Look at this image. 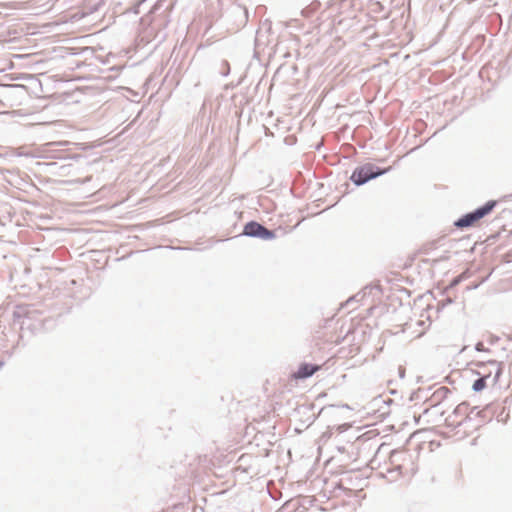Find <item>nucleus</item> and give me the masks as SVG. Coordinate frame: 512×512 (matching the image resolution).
<instances>
[{"instance_id":"1","label":"nucleus","mask_w":512,"mask_h":512,"mask_svg":"<svg viewBox=\"0 0 512 512\" xmlns=\"http://www.w3.org/2000/svg\"><path fill=\"white\" fill-rule=\"evenodd\" d=\"M392 167L382 168L371 162H367L363 165L357 166L351 176L350 180L356 186H362L368 183L370 180L376 179L379 176H382L388 173Z\"/></svg>"},{"instance_id":"2","label":"nucleus","mask_w":512,"mask_h":512,"mask_svg":"<svg viewBox=\"0 0 512 512\" xmlns=\"http://www.w3.org/2000/svg\"><path fill=\"white\" fill-rule=\"evenodd\" d=\"M497 205V201L489 200L482 206L477 207L473 211L465 213L461 217H459L455 222L454 226L458 229L469 228L472 227L476 222L490 214L495 206Z\"/></svg>"},{"instance_id":"3","label":"nucleus","mask_w":512,"mask_h":512,"mask_svg":"<svg viewBox=\"0 0 512 512\" xmlns=\"http://www.w3.org/2000/svg\"><path fill=\"white\" fill-rule=\"evenodd\" d=\"M242 235L261 240H272L276 237L274 230L268 229L255 220H251L244 225Z\"/></svg>"},{"instance_id":"4","label":"nucleus","mask_w":512,"mask_h":512,"mask_svg":"<svg viewBox=\"0 0 512 512\" xmlns=\"http://www.w3.org/2000/svg\"><path fill=\"white\" fill-rule=\"evenodd\" d=\"M492 417L487 415V408L478 410V407H472L468 414L465 416V419L460 422L458 425H461L462 423H469L472 421H475V425L473 426L474 429H478L481 427L485 422L491 421Z\"/></svg>"},{"instance_id":"5","label":"nucleus","mask_w":512,"mask_h":512,"mask_svg":"<svg viewBox=\"0 0 512 512\" xmlns=\"http://www.w3.org/2000/svg\"><path fill=\"white\" fill-rule=\"evenodd\" d=\"M476 367L482 369L483 371H479L480 373H489V370L493 372L494 376L491 377L492 385H496L502 375V367L501 364L496 360H489L487 362H474Z\"/></svg>"},{"instance_id":"6","label":"nucleus","mask_w":512,"mask_h":512,"mask_svg":"<svg viewBox=\"0 0 512 512\" xmlns=\"http://www.w3.org/2000/svg\"><path fill=\"white\" fill-rule=\"evenodd\" d=\"M318 370H320V365L303 362L299 365L297 371L293 374V377L297 380L308 379Z\"/></svg>"},{"instance_id":"7","label":"nucleus","mask_w":512,"mask_h":512,"mask_svg":"<svg viewBox=\"0 0 512 512\" xmlns=\"http://www.w3.org/2000/svg\"><path fill=\"white\" fill-rule=\"evenodd\" d=\"M231 15L235 18L236 21L235 30H239L246 26L249 17L247 8L236 6L232 9Z\"/></svg>"},{"instance_id":"8","label":"nucleus","mask_w":512,"mask_h":512,"mask_svg":"<svg viewBox=\"0 0 512 512\" xmlns=\"http://www.w3.org/2000/svg\"><path fill=\"white\" fill-rule=\"evenodd\" d=\"M478 378L472 384V390L476 393L483 391L487 386V380L491 379L492 371L489 370V373H480L478 371H474Z\"/></svg>"},{"instance_id":"9","label":"nucleus","mask_w":512,"mask_h":512,"mask_svg":"<svg viewBox=\"0 0 512 512\" xmlns=\"http://www.w3.org/2000/svg\"><path fill=\"white\" fill-rule=\"evenodd\" d=\"M451 393V390L448 388V387H445V386H441L439 388H437L432 396H431V405H430V408H434L436 406H438L441 402H443L447 397L448 395Z\"/></svg>"},{"instance_id":"10","label":"nucleus","mask_w":512,"mask_h":512,"mask_svg":"<svg viewBox=\"0 0 512 512\" xmlns=\"http://www.w3.org/2000/svg\"><path fill=\"white\" fill-rule=\"evenodd\" d=\"M105 3V0L99 1V0H89V2L85 5L86 12L88 14H92L94 12H97L101 6H103Z\"/></svg>"},{"instance_id":"11","label":"nucleus","mask_w":512,"mask_h":512,"mask_svg":"<svg viewBox=\"0 0 512 512\" xmlns=\"http://www.w3.org/2000/svg\"><path fill=\"white\" fill-rule=\"evenodd\" d=\"M467 410H468V404L466 402H463V403L459 404L458 406H456V408L453 411V414H455L457 416L467 415L468 414Z\"/></svg>"},{"instance_id":"12","label":"nucleus","mask_w":512,"mask_h":512,"mask_svg":"<svg viewBox=\"0 0 512 512\" xmlns=\"http://www.w3.org/2000/svg\"><path fill=\"white\" fill-rule=\"evenodd\" d=\"M320 6V2L319 1H313L310 5V8L308 9L307 7L303 9L302 11V14L304 16H308L310 13L316 11Z\"/></svg>"},{"instance_id":"13","label":"nucleus","mask_w":512,"mask_h":512,"mask_svg":"<svg viewBox=\"0 0 512 512\" xmlns=\"http://www.w3.org/2000/svg\"><path fill=\"white\" fill-rule=\"evenodd\" d=\"M463 278H464L463 275H459V276L454 277L452 279L451 283H450V287L457 286L463 280Z\"/></svg>"},{"instance_id":"14","label":"nucleus","mask_w":512,"mask_h":512,"mask_svg":"<svg viewBox=\"0 0 512 512\" xmlns=\"http://www.w3.org/2000/svg\"><path fill=\"white\" fill-rule=\"evenodd\" d=\"M475 350L478 352H489L488 348H485L482 342H477L475 344Z\"/></svg>"},{"instance_id":"15","label":"nucleus","mask_w":512,"mask_h":512,"mask_svg":"<svg viewBox=\"0 0 512 512\" xmlns=\"http://www.w3.org/2000/svg\"><path fill=\"white\" fill-rule=\"evenodd\" d=\"M146 1H147V0H138V1L135 3L134 7H133V12H134L135 14H139V13H140V10H139L140 6H141L144 2H146Z\"/></svg>"},{"instance_id":"16","label":"nucleus","mask_w":512,"mask_h":512,"mask_svg":"<svg viewBox=\"0 0 512 512\" xmlns=\"http://www.w3.org/2000/svg\"><path fill=\"white\" fill-rule=\"evenodd\" d=\"M401 469H402V466L401 465H397L394 469L388 470V473H390V474L396 473V475L393 476L394 478H396L401 473Z\"/></svg>"},{"instance_id":"17","label":"nucleus","mask_w":512,"mask_h":512,"mask_svg":"<svg viewBox=\"0 0 512 512\" xmlns=\"http://www.w3.org/2000/svg\"><path fill=\"white\" fill-rule=\"evenodd\" d=\"M422 393L421 390H418L416 392H413L410 396V400L413 401L415 399H419L420 398V394Z\"/></svg>"},{"instance_id":"18","label":"nucleus","mask_w":512,"mask_h":512,"mask_svg":"<svg viewBox=\"0 0 512 512\" xmlns=\"http://www.w3.org/2000/svg\"><path fill=\"white\" fill-rule=\"evenodd\" d=\"M451 303H453L452 298L447 297V298H445V299L442 301V306H445V305H448V304H451Z\"/></svg>"},{"instance_id":"19","label":"nucleus","mask_w":512,"mask_h":512,"mask_svg":"<svg viewBox=\"0 0 512 512\" xmlns=\"http://www.w3.org/2000/svg\"><path fill=\"white\" fill-rule=\"evenodd\" d=\"M46 165H47L48 167L53 168V167H55V166L57 165V163H56V162H49V163H46Z\"/></svg>"},{"instance_id":"20","label":"nucleus","mask_w":512,"mask_h":512,"mask_svg":"<svg viewBox=\"0 0 512 512\" xmlns=\"http://www.w3.org/2000/svg\"><path fill=\"white\" fill-rule=\"evenodd\" d=\"M90 180H91V177H87V178H86L85 180H83V181L77 180L76 182H77V183H85V182H88V181H90Z\"/></svg>"},{"instance_id":"21","label":"nucleus","mask_w":512,"mask_h":512,"mask_svg":"<svg viewBox=\"0 0 512 512\" xmlns=\"http://www.w3.org/2000/svg\"><path fill=\"white\" fill-rule=\"evenodd\" d=\"M429 410H430V408L424 409L423 414H427L429 412Z\"/></svg>"},{"instance_id":"22","label":"nucleus","mask_w":512,"mask_h":512,"mask_svg":"<svg viewBox=\"0 0 512 512\" xmlns=\"http://www.w3.org/2000/svg\"><path fill=\"white\" fill-rule=\"evenodd\" d=\"M355 297H350L348 300H347V303L351 302L354 300Z\"/></svg>"},{"instance_id":"23","label":"nucleus","mask_w":512,"mask_h":512,"mask_svg":"<svg viewBox=\"0 0 512 512\" xmlns=\"http://www.w3.org/2000/svg\"><path fill=\"white\" fill-rule=\"evenodd\" d=\"M496 340L497 338H492L490 342L493 344Z\"/></svg>"},{"instance_id":"24","label":"nucleus","mask_w":512,"mask_h":512,"mask_svg":"<svg viewBox=\"0 0 512 512\" xmlns=\"http://www.w3.org/2000/svg\"><path fill=\"white\" fill-rule=\"evenodd\" d=\"M3 366H4V362L0 361V368H2Z\"/></svg>"},{"instance_id":"25","label":"nucleus","mask_w":512,"mask_h":512,"mask_svg":"<svg viewBox=\"0 0 512 512\" xmlns=\"http://www.w3.org/2000/svg\"><path fill=\"white\" fill-rule=\"evenodd\" d=\"M338 450H339L340 452H343V451H344V448H340V447H339V448H338Z\"/></svg>"}]
</instances>
